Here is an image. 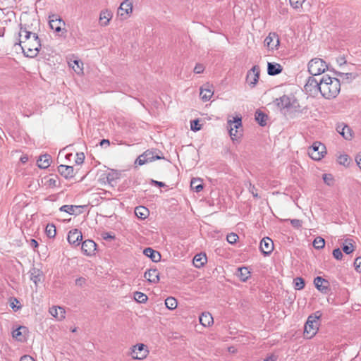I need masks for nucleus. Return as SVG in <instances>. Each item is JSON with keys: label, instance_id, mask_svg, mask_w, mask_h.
<instances>
[{"label": "nucleus", "instance_id": "f3484780", "mask_svg": "<svg viewBox=\"0 0 361 361\" xmlns=\"http://www.w3.org/2000/svg\"><path fill=\"white\" fill-rule=\"evenodd\" d=\"M97 244L92 240H86L82 243L81 250L84 255L91 256L94 254Z\"/></svg>", "mask_w": 361, "mask_h": 361}, {"label": "nucleus", "instance_id": "052dcab7", "mask_svg": "<svg viewBox=\"0 0 361 361\" xmlns=\"http://www.w3.org/2000/svg\"><path fill=\"white\" fill-rule=\"evenodd\" d=\"M77 157L75 159V163L77 164H81L83 163L85 159V155L83 153H77L76 154Z\"/></svg>", "mask_w": 361, "mask_h": 361}, {"label": "nucleus", "instance_id": "6e6d98bb", "mask_svg": "<svg viewBox=\"0 0 361 361\" xmlns=\"http://www.w3.org/2000/svg\"><path fill=\"white\" fill-rule=\"evenodd\" d=\"M290 224L295 228H300L302 227V221L299 219H290Z\"/></svg>", "mask_w": 361, "mask_h": 361}, {"label": "nucleus", "instance_id": "a18cd8bd", "mask_svg": "<svg viewBox=\"0 0 361 361\" xmlns=\"http://www.w3.org/2000/svg\"><path fill=\"white\" fill-rule=\"evenodd\" d=\"M245 185L247 186L249 192L252 193V196L255 198H260V196L257 193V189L255 188L254 185H252L250 181L245 183Z\"/></svg>", "mask_w": 361, "mask_h": 361}, {"label": "nucleus", "instance_id": "9d476101", "mask_svg": "<svg viewBox=\"0 0 361 361\" xmlns=\"http://www.w3.org/2000/svg\"><path fill=\"white\" fill-rule=\"evenodd\" d=\"M133 4L130 0H125L123 1L118 9V15L123 19H126L129 14L132 13Z\"/></svg>", "mask_w": 361, "mask_h": 361}, {"label": "nucleus", "instance_id": "c03bdc74", "mask_svg": "<svg viewBox=\"0 0 361 361\" xmlns=\"http://www.w3.org/2000/svg\"><path fill=\"white\" fill-rule=\"evenodd\" d=\"M342 130V136L345 140H350L352 138V130L350 128L346 125V126H343Z\"/></svg>", "mask_w": 361, "mask_h": 361}, {"label": "nucleus", "instance_id": "de8ad7c7", "mask_svg": "<svg viewBox=\"0 0 361 361\" xmlns=\"http://www.w3.org/2000/svg\"><path fill=\"white\" fill-rule=\"evenodd\" d=\"M73 63H74V65L72 67L76 73H80V72L82 71V62H80V61H78V60H74Z\"/></svg>", "mask_w": 361, "mask_h": 361}, {"label": "nucleus", "instance_id": "69168bd1", "mask_svg": "<svg viewBox=\"0 0 361 361\" xmlns=\"http://www.w3.org/2000/svg\"><path fill=\"white\" fill-rule=\"evenodd\" d=\"M355 161H356L357 166L361 169V152L357 154V156L355 157Z\"/></svg>", "mask_w": 361, "mask_h": 361}, {"label": "nucleus", "instance_id": "39448f33", "mask_svg": "<svg viewBox=\"0 0 361 361\" xmlns=\"http://www.w3.org/2000/svg\"><path fill=\"white\" fill-rule=\"evenodd\" d=\"M308 72L312 75H319L328 68L326 62L319 58H314L311 59L307 66Z\"/></svg>", "mask_w": 361, "mask_h": 361}, {"label": "nucleus", "instance_id": "aec40b11", "mask_svg": "<svg viewBox=\"0 0 361 361\" xmlns=\"http://www.w3.org/2000/svg\"><path fill=\"white\" fill-rule=\"evenodd\" d=\"M27 332V328L25 326H20L12 332V336L18 341H25L26 339L25 334Z\"/></svg>", "mask_w": 361, "mask_h": 361}, {"label": "nucleus", "instance_id": "09e8293b", "mask_svg": "<svg viewBox=\"0 0 361 361\" xmlns=\"http://www.w3.org/2000/svg\"><path fill=\"white\" fill-rule=\"evenodd\" d=\"M226 239L230 244H234L238 239V235L234 233H231L227 235Z\"/></svg>", "mask_w": 361, "mask_h": 361}, {"label": "nucleus", "instance_id": "0eeeda50", "mask_svg": "<svg viewBox=\"0 0 361 361\" xmlns=\"http://www.w3.org/2000/svg\"><path fill=\"white\" fill-rule=\"evenodd\" d=\"M326 154V147L319 142H314L308 149L309 156L314 160L319 161Z\"/></svg>", "mask_w": 361, "mask_h": 361}, {"label": "nucleus", "instance_id": "473e14b6", "mask_svg": "<svg viewBox=\"0 0 361 361\" xmlns=\"http://www.w3.org/2000/svg\"><path fill=\"white\" fill-rule=\"evenodd\" d=\"M149 209L144 206H138L135 209V215L141 219H145L149 216Z\"/></svg>", "mask_w": 361, "mask_h": 361}, {"label": "nucleus", "instance_id": "9b49d317", "mask_svg": "<svg viewBox=\"0 0 361 361\" xmlns=\"http://www.w3.org/2000/svg\"><path fill=\"white\" fill-rule=\"evenodd\" d=\"M259 68L254 66L247 73L246 80L250 85L255 87L259 78Z\"/></svg>", "mask_w": 361, "mask_h": 361}, {"label": "nucleus", "instance_id": "4c0bfd02", "mask_svg": "<svg viewBox=\"0 0 361 361\" xmlns=\"http://www.w3.org/2000/svg\"><path fill=\"white\" fill-rule=\"evenodd\" d=\"M190 187L197 192H200L203 189V185L200 178H192L190 181Z\"/></svg>", "mask_w": 361, "mask_h": 361}, {"label": "nucleus", "instance_id": "a19ab883", "mask_svg": "<svg viewBox=\"0 0 361 361\" xmlns=\"http://www.w3.org/2000/svg\"><path fill=\"white\" fill-rule=\"evenodd\" d=\"M134 299L139 303H145L148 298L146 294L136 291L134 293Z\"/></svg>", "mask_w": 361, "mask_h": 361}, {"label": "nucleus", "instance_id": "f03ea898", "mask_svg": "<svg viewBox=\"0 0 361 361\" xmlns=\"http://www.w3.org/2000/svg\"><path fill=\"white\" fill-rule=\"evenodd\" d=\"M320 85H322L321 94L328 99L335 98L341 90L340 80L328 75H324L320 79Z\"/></svg>", "mask_w": 361, "mask_h": 361}, {"label": "nucleus", "instance_id": "603ef678", "mask_svg": "<svg viewBox=\"0 0 361 361\" xmlns=\"http://www.w3.org/2000/svg\"><path fill=\"white\" fill-rule=\"evenodd\" d=\"M348 156L347 154H342L338 157V161L341 165L348 164Z\"/></svg>", "mask_w": 361, "mask_h": 361}, {"label": "nucleus", "instance_id": "72a5a7b5", "mask_svg": "<svg viewBox=\"0 0 361 361\" xmlns=\"http://www.w3.org/2000/svg\"><path fill=\"white\" fill-rule=\"evenodd\" d=\"M42 183L48 188H55L58 186V176L54 178L44 177L42 179Z\"/></svg>", "mask_w": 361, "mask_h": 361}, {"label": "nucleus", "instance_id": "774afa93", "mask_svg": "<svg viewBox=\"0 0 361 361\" xmlns=\"http://www.w3.org/2000/svg\"><path fill=\"white\" fill-rule=\"evenodd\" d=\"M39 245L37 241L35 239H31L30 240V246L34 247V248H36Z\"/></svg>", "mask_w": 361, "mask_h": 361}, {"label": "nucleus", "instance_id": "1a4fd4ad", "mask_svg": "<svg viewBox=\"0 0 361 361\" xmlns=\"http://www.w3.org/2000/svg\"><path fill=\"white\" fill-rule=\"evenodd\" d=\"M162 159L156 150H147L143 154L137 157L135 161V164L139 165H143L147 162H152L153 161Z\"/></svg>", "mask_w": 361, "mask_h": 361}, {"label": "nucleus", "instance_id": "b1692460", "mask_svg": "<svg viewBox=\"0 0 361 361\" xmlns=\"http://www.w3.org/2000/svg\"><path fill=\"white\" fill-rule=\"evenodd\" d=\"M283 71V67L281 64L274 62H268L267 63V73L269 75H276L281 73Z\"/></svg>", "mask_w": 361, "mask_h": 361}, {"label": "nucleus", "instance_id": "7c9ffc66", "mask_svg": "<svg viewBox=\"0 0 361 361\" xmlns=\"http://www.w3.org/2000/svg\"><path fill=\"white\" fill-rule=\"evenodd\" d=\"M207 256L205 254H197L193 258V264L197 268H200L207 262Z\"/></svg>", "mask_w": 361, "mask_h": 361}, {"label": "nucleus", "instance_id": "4468645a", "mask_svg": "<svg viewBox=\"0 0 361 361\" xmlns=\"http://www.w3.org/2000/svg\"><path fill=\"white\" fill-rule=\"evenodd\" d=\"M314 284L324 294H327L330 291L329 282L321 276L314 278Z\"/></svg>", "mask_w": 361, "mask_h": 361}, {"label": "nucleus", "instance_id": "dca6fc26", "mask_svg": "<svg viewBox=\"0 0 361 361\" xmlns=\"http://www.w3.org/2000/svg\"><path fill=\"white\" fill-rule=\"evenodd\" d=\"M67 240L71 245L78 246L82 240V233L78 229H73L68 232Z\"/></svg>", "mask_w": 361, "mask_h": 361}, {"label": "nucleus", "instance_id": "bf43d9fd", "mask_svg": "<svg viewBox=\"0 0 361 361\" xmlns=\"http://www.w3.org/2000/svg\"><path fill=\"white\" fill-rule=\"evenodd\" d=\"M204 66L201 63H197L194 68V72L197 74L203 73Z\"/></svg>", "mask_w": 361, "mask_h": 361}, {"label": "nucleus", "instance_id": "2f4dec72", "mask_svg": "<svg viewBox=\"0 0 361 361\" xmlns=\"http://www.w3.org/2000/svg\"><path fill=\"white\" fill-rule=\"evenodd\" d=\"M30 280L32 281L35 285L41 281L42 277V271L37 268H33L30 270Z\"/></svg>", "mask_w": 361, "mask_h": 361}, {"label": "nucleus", "instance_id": "c85d7f7f", "mask_svg": "<svg viewBox=\"0 0 361 361\" xmlns=\"http://www.w3.org/2000/svg\"><path fill=\"white\" fill-rule=\"evenodd\" d=\"M51 157L49 154L41 155L37 161L38 167L40 169H47L50 166Z\"/></svg>", "mask_w": 361, "mask_h": 361}, {"label": "nucleus", "instance_id": "c9c22d12", "mask_svg": "<svg viewBox=\"0 0 361 361\" xmlns=\"http://www.w3.org/2000/svg\"><path fill=\"white\" fill-rule=\"evenodd\" d=\"M267 115L262 111L257 110L255 113V120L260 126L267 125Z\"/></svg>", "mask_w": 361, "mask_h": 361}, {"label": "nucleus", "instance_id": "bb28decb", "mask_svg": "<svg viewBox=\"0 0 361 361\" xmlns=\"http://www.w3.org/2000/svg\"><path fill=\"white\" fill-rule=\"evenodd\" d=\"M49 313L59 320H62L65 318L66 312L65 310L61 307H51L49 308Z\"/></svg>", "mask_w": 361, "mask_h": 361}, {"label": "nucleus", "instance_id": "ddd939ff", "mask_svg": "<svg viewBox=\"0 0 361 361\" xmlns=\"http://www.w3.org/2000/svg\"><path fill=\"white\" fill-rule=\"evenodd\" d=\"M148 350L145 345L142 343L137 344L133 346L132 357L134 359L142 360L147 355Z\"/></svg>", "mask_w": 361, "mask_h": 361}, {"label": "nucleus", "instance_id": "864d4df0", "mask_svg": "<svg viewBox=\"0 0 361 361\" xmlns=\"http://www.w3.org/2000/svg\"><path fill=\"white\" fill-rule=\"evenodd\" d=\"M290 5L294 8H299L302 7L303 3L305 2V0H289Z\"/></svg>", "mask_w": 361, "mask_h": 361}, {"label": "nucleus", "instance_id": "a878e982", "mask_svg": "<svg viewBox=\"0 0 361 361\" xmlns=\"http://www.w3.org/2000/svg\"><path fill=\"white\" fill-rule=\"evenodd\" d=\"M143 253L145 256L148 257L154 262H158L161 260L160 253L152 249V247H147L144 250Z\"/></svg>", "mask_w": 361, "mask_h": 361}, {"label": "nucleus", "instance_id": "f8f14e48", "mask_svg": "<svg viewBox=\"0 0 361 361\" xmlns=\"http://www.w3.org/2000/svg\"><path fill=\"white\" fill-rule=\"evenodd\" d=\"M279 44V37L276 32H270L264 39V45L269 49H276Z\"/></svg>", "mask_w": 361, "mask_h": 361}, {"label": "nucleus", "instance_id": "ea45409f", "mask_svg": "<svg viewBox=\"0 0 361 361\" xmlns=\"http://www.w3.org/2000/svg\"><path fill=\"white\" fill-rule=\"evenodd\" d=\"M336 75L341 77L343 79V80H346L347 82L351 81L356 77V75L352 73L336 72Z\"/></svg>", "mask_w": 361, "mask_h": 361}, {"label": "nucleus", "instance_id": "3c124183", "mask_svg": "<svg viewBox=\"0 0 361 361\" xmlns=\"http://www.w3.org/2000/svg\"><path fill=\"white\" fill-rule=\"evenodd\" d=\"M12 301L11 302L10 306L13 310V311L16 312L21 308V305H17L20 303V302L16 298H11Z\"/></svg>", "mask_w": 361, "mask_h": 361}, {"label": "nucleus", "instance_id": "0e129e2a", "mask_svg": "<svg viewBox=\"0 0 361 361\" xmlns=\"http://www.w3.org/2000/svg\"><path fill=\"white\" fill-rule=\"evenodd\" d=\"M20 361H35L31 356L30 355H23L20 358Z\"/></svg>", "mask_w": 361, "mask_h": 361}, {"label": "nucleus", "instance_id": "6e6552de", "mask_svg": "<svg viewBox=\"0 0 361 361\" xmlns=\"http://www.w3.org/2000/svg\"><path fill=\"white\" fill-rule=\"evenodd\" d=\"M304 90L307 94L312 97L317 95L319 92L321 94L322 85H320V80L318 81L312 76L309 77L304 86Z\"/></svg>", "mask_w": 361, "mask_h": 361}, {"label": "nucleus", "instance_id": "5fc2aeb1", "mask_svg": "<svg viewBox=\"0 0 361 361\" xmlns=\"http://www.w3.org/2000/svg\"><path fill=\"white\" fill-rule=\"evenodd\" d=\"M333 256L335 259L341 260L343 257V253L340 248H336L333 250Z\"/></svg>", "mask_w": 361, "mask_h": 361}, {"label": "nucleus", "instance_id": "58836bf2", "mask_svg": "<svg viewBox=\"0 0 361 361\" xmlns=\"http://www.w3.org/2000/svg\"><path fill=\"white\" fill-rule=\"evenodd\" d=\"M166 307L169 310H174L177 307L178 302L173 297H168L165 300Z\"/></svg>", "mask_w": 361, "mask_h": 361}, {"label": "nucleus", "instance_id": "6ab92c4d", "mask_svg": "<svg viewBox=\"0 0 361 361\" xmlns=\"http://www.w3.org/2000/svg\"><path fill=\"white\" fill-rule=\"evenodd\" d=\"M51 18L49 20V24L51 29L55 30L56 32H60L62 31V25H65L64 21L60 18H57L56 16L53 15Z\"/></svg>", "mask_w": 361, "mask_h": 361}, {"label": "nucleus", "instance_id": "2eb2a0df", "mask_svg": "<svg viewBox=\"0 0 361 361\" xmlns=\"http://www.w3.org/2000/svg\"><path fill=\"white\" fill-rule=\"evenodd\" d=\"M259 248L262 254L265 256L271 253L274 250V243L269 237L264 238L259 245Z\"/></svg>", "mask_w": 361, "mask_h": 361}, {"label": "nucleus", "instance_id": "e433bc0d", "mask_svg": "<svg viewBox=\"0 0 361 361\" xmlns=\"http://www.w3.org/2000/svg\"><path fill=\"white\" fill-rule=\"evenodd\" d=\"M352 242H353V240L346 239L345 240V243H343V245L342 250L347 255H349L354 251V246H353Z\"/></svg>", "mask_w": 361, "mask_h": 361}, {"label": "nucleus", "instance_id": "8fccbe9b", "mask_svg": "<svg viewBox=\"0 0 361 361\" xmlns=\"http://www.w3.org/2000/svg\"><path fill=\"white\" fill-rule=\"evenodd\" d=\"M190 128L193 131H198L201 129V125L199 123V120H193L190 122Z\"/></svg>", "mask_w": 361, "mask_h": 361}, {"label": "nucleus", "instance_id": "680f3d73", "mask_svg": "<svg viewBox=\"0 0 361 361\" xmlns=\"http://www.w3.org/2000/svg\"><path fill=\"white\" fill-rule=\"evenodd\" d=\"M102 238L104 240H112L114 238V235H111V233H110L106 232V233H102Z\"/></svg>", "mask_w": 361, "mask_h": 361}, {"label": "nucleus", "instance_id": "338daca9", "mask_svg": "<svg viewBox=\"0 0 361 361\" xmlns=\"http://www.w3.org/2000/svg\"><path fill=\"white\" fill-rule=\"evenodd\" d=\"M276 356H275L274 355H269L268 357H267L264 361H276Z\"/></svg>", "mask_w": 361, "mask_h": 361}, {"label": "nucleus", "instance_id": "37998d69", "mask_svg": "<svg viewBox=\"0 0 361 361\" xmlns=\"http://www.w3.org/2000/svg\"><path fill=\"white\" fill-rule=\"evenodd\" d=\"M325 240L322 237H317L313 241V246L315 249L319 250L324 247Z\"/></svg>", "mask_w": 361, "mask_h": 361}, {"label": "nucleus", "instance_id": "cd10ccee", "mask_svg": "<svg viewBox=\"0 0 361 361\" xmlns=\"http://www.w3.org/2000/svg\"><path fill=\"white\" fill-rule=\"evenodd\" d=\"M112 18V13L109 10L102 11L99 15V23L102 26H106Z\"/></svg>", "mask_w": 361, "mask_h": 361}, {"label": "nucleus", "instance_id": "20e7f679", "mask_svg": "<svg viewBox=\"0 0 361 361\" xmlns=\"http://www.w3.org/2000/svg\"><path fill=\"white\" fill-rule=\"evenodd\" d=\"M41 48V41L37 35H33L31 40L21 46L24 55L27 57L35 58L39 54Z\"/></svg>", "mask_w": 361, "mask_h": 361}, {"label": "nucleus", "instance_id": "e2e57ef3", "mask_svg": "<svg viewBox=\"0 0 361 361\" xmlns=\"http://www.w3.org/2000/svg\"><path fill=\"white\" fill-rule=\"evenodd\" d=\"M152 185L159 186L160 188L164 187L166 185L164 183L154 180H152Z\"/></svg>", "mask_w": 361, "mask_h": 361}, {"label": "nucleus", "instance_id": "49530a36", "mask_svg": "<svg viewBox=\"0 0 361 361\" xmlns=\"http://www.w3.org/2000/svg\"><path fill=\"white\" fill-rule=\"evenodd\" d=\"M305 285V280L301 277H297L294 279V287L296 290H302Z\"/></svg>", "mask_w": 361, "mask_h": 361}, {"label": "nucleus", "instance_id": "393cba45", "mask_svg": "<svg viewBox=\"0 0 361 361\" xmlns=\"http://www.w3.org/2000/svg\"><path fill=\"white\" fill-rule=\"evenodd\" d=\"M214 94L212 90V86L209 84H206L204 87L200 89V97L204 102L209 101Z\"/></svg>", "mask_w": 361, "mask_h": 361}, {"label": "nucleus", "instance_id": "79ce46f5", "mask_svg": "<svg viewBox=\"0 0 361 361\" xmlns=\"http://www.w3.org/2000/svg\"><path fill=\"white\" fill-rule=\"evenodd\" d=\"M46 234L49 238H54L56 234V229L54 224H48L46 227Z\"/></svg>", "mask_w": 361, "mask_h": 361}, {"label": "nucleus", "instance_id": "c756f323", "mask_svg": "<svg viewBox=\"0 0 361 361\" xmlns=\"http://www.w3.org/2000/svg\"><path fill=\"white\" fill-rule=\"evenodd\" d=\"M200 322L204 326H209L213 323V317L209 312H203L200 316Z\"/></svg>", "mask_w": 361, "mask_h": 361}, {"label": "nucleus", "instance_id": "4be33fe9", "mask_svg": "<svg viewBox=\"0 0 361 361\" xmlns=\"http://www.w3.org/2000/svg\"><path fill=\"white\" fill-rule=\"evenodd\" d=\"M33 35H37V34L34 33V32H32L30 31H28V30H27L26 28H23L21 27L20 32H19V37H20V39L19 40V42L17 43L16 44H18V45L21 47L22 46L21 44L23 43V45H24L25 44H26V42L27 40H31L32 39V37Z\"/></svg>", "mask_w": 361, "mask_h": 361}, {"label": "nucleus", "instance_id": "a211bd4d", "mask_svg": "<svg viewBox=\"0 0 361 361\" xmlns=\"http://www.w3.org/2000/svg\"><path fill=\"white\" fill-rule=\"evenodd\" d=\"M85 206L82 205H63L59 208L61 212H66L71 215H78L82 212V209Z\"/></svg>", "mask_w": 361, "mask_h": 361}, {"label": "nucleus", "instance_id": "4d7b16f0", "mask_svg": "<svg viewBox=\"0 0 361 361\" xmlns=\"http://www.w3.org/2000/svg\"><path fill=\"white\" fill-rule=\"evenodd\" d=\"M354 266L355 270L361 273V257H358L355 259Z\"/></svg>", "mask_w": 361, "mask_h": 361}, {"label": "nucleus", "instance_id": "13d9d810", "mask_svg": "<svg viewBox=\"0 0 361 361\" xmlns=\"http://www.w3.org/2000/svg\"><path fill=\"white\" fill-rule=\"evenodd\" d=\"M75 286L78 287H83L86 284V279L84 277H79L75 280Z\"/></svg>", "mask_w": 361, "mask_h": 361}, {"label": "nucleus", "instance_id": "f704fd0d", "mask_svg": "<svg viewBox=\"0 0 361 361\" xmlns=\"http://www.w3.org/2000/svg\"><path fill=\"white\" fill-rule=\"evenodd\" d=\"M238 276L242 281L245 282L250 278V271L247 267H239L238 269Z\"/></svg>", "mask_w": 361, "mask_h": 361}, {"label": "nucleus", "instance_id": "412c9836", "mask_svg": "<svg viewBox=\"0 0 361 361\" xmlns=\"http://www.w3.org/2000/svg\"><path fill=\"white\" fill-rule=\"evenodd\" d=\"M58 172L66 179L74 176V169L71 166L61 164L58 166Z\"/></svg>", "mask_w": 361, "mask_h": 361}, {"label": "nucleus", "instance_id": "423d86ee", "mask_svg": "<svg viewBox=\"0 0 361 361\" xmlns=\"http://www.w3.org/2000/svg\"><path fill=\"white\" fill-rule=\"evenodd\" d=\"M228 132L233 140H237L242 137V121L240 117H235L233 121H228Z\"/></svg>", "mask_w": 361, "mask_h": 361}, {"label": "nucleus", "instance_id": "f257e3e1", "mask_svg": "<svg viewBox=\"0 0 361 361\" xmlns=\"http://www.w3.org/2000/svg\"><path fill=\"white\" fill-rule=\"evenodd\" d=\"M276 104L281 109H286L289 112L291 118L295 117L297 115L306 113L307 108H301L298 100L294 95H283L276 99Z\"/></svg>", "mask_w": 361, "mask_h": 361}, {"label": "nucleus", "instance_id": "5701e85b", "mask_svg": "<svg viewBox=\"0 0 361 361\" xmlns=\"http://www.w3.org/2000/svg\"><path fill=\"white\" fill-rule=\"evenodd\" d=\"M144 277L149 282L157 283L159 281V274L156 269H150L146 271L144 274Z\"/></svg>", "mask_w": 361, "mask_h": 361}, {"label": "nucleus", "instance_id": "7ed1b4c3", "mask_svg": "<svg viewBox=\"0 0 361 361\" xmlns=\"http://www.w3.org/2000/svg\"><path fill=\"white\" fill-rule=\"evenodd\" d=\"M322 313L321 311H316L313 314L309 315L307 320L305 324L304 334L305 336L312 338L314 336L319 329V319L321 318Z\"/></svg>", "mask_w": 361, "mask_h": 361}]
</instances>
